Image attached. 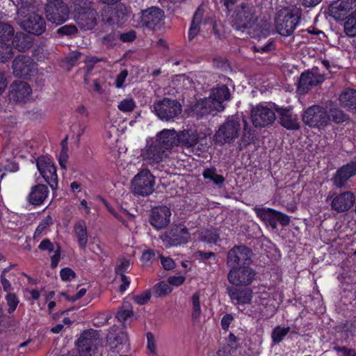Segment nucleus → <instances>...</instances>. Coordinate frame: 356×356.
Segmentation results:
<instances>
[{
    "mask_svg": "<svg viewBox=\"0 0 356 356\" xmlns=\"http://www.w3.org/2000/svg\"><path fill=\"white\" fill-rule=\"evenodd\" d=\"M231 17L232 27L242 32L253 27L258 19L254 6L248 2H243L238 5Z\"/></svg>",
    "mask_w": 356,
    "mask_h": 356,
    "instance_id": "f257e3e1",
    "label": "nucleus"
},
{
    "mask_svg": "<svg viewBox=\"0 0 356 356\" xmlns=\"http://www.w3.org/2000/svg\"><path fill=\"white\" fill-rule=\"evenodd\" d=\"M76 346L80 356H102V340L97 330L90 329L83 331Z\"/></svg>",
    "mask_w": 356,
    "mask_h": 356,
    "instance_id": "f03ea898",
    "label": "nucleus"
},
{
    "mask_svg": "<svg viewBox=\"0 0 356 356\" xmlns=\"http://www.w3.org/2000/svg\"><path fill=\"white\" fill-rule=\"evenodd\" d=\"M182 106L177 99L164 97L155 102L152 111L162 121H173L181 113Z\"/></svg>",
    "mask_w": 356,
    "mask_h": 356,
    "instance_id": "7ed1b4c3",
    "label": "nucleus"
},
{
    "mask_svg": "<svg viewBox=\"0 0 356 356\" xmlns=\"http://www.w3.org/2000/svg\"><path fill=\"white\" fill-rule=\"evenodd\" d=\"M240 130L241 120L239 118L232 116L219 127L214 135V140L219 145L231 143L238 138Z\"/></svg>",
    "mask_w": 356,
    "mask_h": 356,
    "instance_id": "20e7f679",
    "label": "nucleus"
},
{
    "mask_svg": "<svg viewBox=\"0 0 356 356\" xmlns=\"http://www.w3.org/2000/svg\"><path fill=\"white\" fill-rule=\"evenodd\" d=\"M166 248L187 243L191 239L188 228L181 223L174 224L160 236Z\"/></svg>",
    "mask_w": 356,
    "mask_h": 356,
    "instance_id": "39448f33",
    "label": "nucleus"
},
{
    "mask_svg": "<svg viewBox=\"0 0 356 356\" xmlns=\"http://www.w3.org/2000/svg\"><path fill=\"white\" fill-rule=\"evenodd\" d=\"M300 20V17L298 13H293L288 10H281L275 18L276 31L282 36H289L298 26Z\"/></svg>",
    "mask_w": 356,
    "mask_h": 356,
    "instance_id": "423d86ee",
    "label": "nucleus"
},
{
    "mask_svg": "<svg viewBox=\"0 0 356 356\" xmlns=\"http://www.w3.org/2000/svg\"><path fill=\"white\" fill-rule=\"evenodd\" d=\"M44 11L47 19L56 26L69 18V7L63 0H47Z\"/></svg>",
    "mask_w": 356,
    "mask_h": 356,
    "instance_id": "0eeeda50",
    "label": "nucleus"
},
{
    "mask_svg": "<svg viewBox=\"0 0 356 356\" xmlns=\"http://www.w3.org/2000/svg\"><path fill=\"white\" fill-rule=\"evenodd\" d=\"M302 121L309 127L323 128L330 124V116L323 107L313 105L304 112Z\"/></svg>",
    "mask_w": 356,
    "mask_h": 356,
    "instance_id": "6e6552de",
    "label": "nucleus"
},
{
    "mask_svg": "<svg viewBox=\"0 0 356 356\" xmlns=\"http://www.w3.org/2000/svg\"><path fill=\"white\" fill-rule=\"evenodd\" d=\"M155 177L149 170L140 171L131 181L133 192L142 196H148L154 191Z\"/></svg>",
    "mask_w": 356,
    "mask_h": 356,
    "instance_id": "1a4fd4ad",
    "label": "nucleus"
},
{
    "mask_svg": "<svg viewBox=\"0 0 356 356\" xmlns=\"http://www.w3.org/2000/svg\"><path fill=\"white\" fill-rule=\"evenodd\" d=\"M168 157V152L155 141H152L151 143L147 142L145 147L141 149L140 154V158L144 165L154 166L163 162Z\"/></svg>",
    "mask_w": 356,
    "mask_h": 356,
    "instance_id": "9d476101",
    "label": "nucleus"
},
{
    "mask_svg": "<svg viewBox=\"0 0 356 356\" xmlns=\"http://www.w3.org/2000/svg\"><path fill=\"white\" fill-rule=\"evenodd\" d=\"M12 69L16 77L31 79L38 72L37 63L31 57L19 55L13 61Z\"/></svg>",
    "mask_w": 356,
    "mask_h": 356,
    "instance_id": "9b49d317",
    "label": "nucleus"
},
{
    "mask_svg": "<svg viewBox=\"0 0 356 356\" xmlns=\"http://www.w3.org/2000/svg\"><path fill=\"white\" fill-rule=\"evenodd\" d=\"M36 166L44 180L53 191L58 187V175L56 168L52 159L47 156H42L37 159Z\"/></svg>",
    "mask_w": 356,
    "mask_h": 356,
    "instance_id": "f8f14e48",
    "label": "nucleus"
},
{
    "mask_svg": "<svg viewBox=\"0 0 356 356\" xmlns=\"http://www.w3.org/2000/svg\"><path fill=\"white\" fill-rule=\"evenodd\" d=\"M254 211L259 218L273 229L277 228V222L282 226H286L290 222L289 216L273 209L254 207Z\"/></svg>",
    "mask_w": 356,
    "mask_h": 356,
    "instance_id": "ddd939ff",
    "label": "nucleus"
},
{
    "mask_svg": "<svg viewBox=\"0 0 356 356\" xmlns=\"http://www.w3.org/2000/svg\"><path fill=\"white\" fill-rule=\"evenodd\" d=\"M256 273L248 265L231 268L227 275L230 284L235 286H248L255 278Z\"/></svg>",
    "mask_w": 356,
    "mask_h": 356,
    "instance_id": "4468645a",
    "label": "nucleus"
},
{
    "mask_svg": "<svg viewBox=\"0 0 356 356\" xmlns=\"http://www.w3.org/2000/svg\"><path fill=\"white\" fill-rule=\"evenodd\" d=\"M165 13L159 8L152 7L141 11L140 24L149 30L160 29L164 24Z\"/></svg>",
    "mask_w": 356,
    "mask_h": 356,
    "instance_id": "2eb2a0df",
    "label": "nucleus"
},
{
    "mask_svg": "<svg viewBox=\"0 0 356 356\" xmlns=\"http://www.w3.org/2000/svg\"><path fill=\"white\" fill-rule=\"evenodd\" d=\"M19 19L20 26L29 33L40 35L46 30L44 19L36 13H28Z\"/></svg>",
    "mask_w": 356,
    "mask_h": 356,
    "instance_id": "dca6fc26",
    "label": "nucleus"
},
{
    "mask_svg": "<svg viewBox=\"0 0 356 356\" xmlns=\"http://www.w3.org/2000/svg\"><path fill=\"white\" fill-rule=\"evenodd\" d=\"M251 118L255 127H265L276 119L273 110L266 104H259L252 109Z\"/></svg>",
    "mask_w": 356,
    "mask_h": 356,
    "instance_id": "f3484780",
    "label": "nucleus"
},
{
    "mask_svg": "<svg viewBox=\"0 0 356 356\" xmlns=\"http://www.w3.org/2000/svg\"><path fill=\"white\" fill-rule=\"evenodd\" d=\"M251 251L245 245H236L227 253V265L231 268L248 265Z\"/></svg>",
    "mask_w": 356,
    "mask_h": 356,
    "instance_id": "a211bd4d",
    "label": "nucleus"
},
{
    "mask_svg": "<svg viewBox=\"0 0 356 356\" xmlns=\"http://www.w3.org/2000/svg\"><path fill=\"white\" fill-rule=\"evenodd\" d=\"M356 13V0H338L329 7V14L337 21L348 18L350 12Z\"/></svg>",
    "mask_w": 356,
    "mask_h": 356,
    "instance_id": "6ab92c4d",
    "label": "nucleus"
},
{
    "mask_svg": "<svg viewBox=\"0 0 356 356\" xmlns=\"http://www.w3.org/2000/svg\"><path fill=\"white\" fill-rule=\"evenodd\" d=\"M171 210L167 206H159L152 209L149 223L156 229H161L170 222Z\"/></svg>",
    "mask_w": 356,
    "mask_h": 356,
    "instance_id": "aec40b11",
    "label": "nucleus"
},
{
    "mask_svg": "<svg viewBox=\"0 0 356 356\" xmlns=\"http://www.w3.org/2000/svg\"><path fill=\"white\" fill-rule=\"evenodd\" d=\"M356 175V163L350 162L339 168L331 181L334 186L341 188L346 186L348 180Z\"/></svg>",
    "mask_w": 356,
    "mask_h": 356,
    "instance_id": "412c9836",
    "label": "nucleus"
},
{
    "mask_svg": "<svg viewBox=\"0 0 356 356\" xmlns=\"http://www.w3.org/2000/svg\"><path fill=\"white\" fill-rule=\"evenodd\" d=\"M32 89L26 82L15 81L10 86L9 98L16 102H25L31 97Z\"/></svg>",
    "mask_w": 356,
    "mask_h": 356,
    "instance_id": "4be33fe9",
    "label": "nucleus"
},
{
    "mask_svg": "<svg viewBox=\"0 0 356 356\" xmlns=\"http://www.w3.org/2000/svg\"><path fill=\"white\" fill-rule=\"evenodd\" d=\"M116 331L115 327H111L106 337L107 344L110 350L113 353H120L128 342V335L124 331Z\"/></svg>",
    "mask_w": 356,
    "mask_h": 356,
    "instance_id": "5701e85b",
    "label": "nucleus"
},
{
    "mask_svg": "<svg viewBox=\"0 0 356 356\" xmlns=\"http://www.w3.org/2000/svg\"><path fill=\"white\" fill-rule=\"evenodd\" d=\"M355 202V195L350 191L343 192L336 195L332 200V209L339 213L349 210Z\"/></svg>",
    "mask_w": 356,
    "mask_h": 356,
    "instance_id": "b1692460",
    "label": "nucleus"
},
{
    "mask_svg": "<svg viewBox=\"0 0 356 356\" xmlns=\"http://www.w3.org/2000/svg\"><path fill=\"white\" fill-rule=\"evenodd\" d=\"M154 141L168 152L178 145V134L174 129H165L156 134Z\"/></svg>",
    "mask_w": 356,
    "mask_h": 356,
    "instance_id": "393cba45",
    "label": "nucleus"
},
{
    "mask_svg": "<svg viewBox=\"0 0 356 356\" xmlns=\"http://www.w3.org/2000/svg\"><path fill=\"white\" fill-rule=\"evenodd\" d=\"M227 293L232 302L237 306L240 310H241L240 306L249 304L252 300V291L249 289L229 287Z\"/></svg>",
    "mask_w": 356,
    "mask_h": 356,
    "instance_id": "a878e982",
    "label": "nucleus"
},
{
    "mask_svg": "<svg viewBox=\"0 0 356 356\" xmlns=\"http://www.w3.org/2000/svg\"><path fill=\"white\" fill-rule=\"evenodd\" d=\"M276 111L279 115L280 124L289 130H298L300 124L298 116L293 114L291 109L278 108Z\"/></svg>",
    "mask_w": 356,
    "mask_h": 356,
    "instance_id": "bb28decb",
    "label": "nucleus"
},
{
    "mask_svg": "<svg viewBox=\"0 0 356 356\" xmlns=\"http://www.w3.org/2000/svg\"><path fill=\"white\" fill-rule=\"evenodd\" d=\"M97 13L94 9L86 11L75 15L77 24L81 29L89 31L93 29L97 25Z\"/></svg>",
    "mask_w": 356,
    "mask_h": 356,
    "instance_id": "cd10ccee",
    "label": "nucleus"
},
{
    "mask_svg": "<svg viewBox=\"0 0 356 356\" xmlns=\"http://www.w3.org/2000/svg\"><path fill=\"white\" fill-rule=\"evenodd\" d=\"M49 189L46 185L38 184L31 188L28 196L29 203L33 205H40L47 199Z\"/></svg>",
    "mask_w": 356,
    "mask_h": 356,
    "instance_id": "c85d7f7f",
    "label": "nucleus"
},
{
    "mask_svg": "<svg viewBox=\"0 0 356 356\" xmlns=\"http://www.w3.org/2000/svg\"><path fill=\"white\" fill-rule=\"evenodd\" d=\"M323 81V77L311 72H304L300 77L298 90L305 93L313 86H316Z\"/></svg>",
    "mask_w": 356,
    "mask_h": 356,
    "instance_id": "c756f323",
    "label": "nucleus"
},
{
    "mask_svg": "<svg viewBox=\"0 0 356 356\" xmlns=\"http://www.w3.org/2000/svg\"><path fill=\"white\" fill-rule=\"evenodd\" d=\"M198 141L199 135L195 129H184L178 134V144L181 143L186 147L196 145Z\"/></svg>",
    "mask_w": 356,
    "mask_h": 356,
    "instance_id": "7c9ffc66",
    "label": "nucleus"
},
{
    "mask_svg": "<svg viewBox=\"0 0 356 356\" xmlns=\"http://www.w3.org/2000/svg\"><path fill=\"white\" fill-rule=\"evenodd\" d=\"M13 47L19 51H26L33 46L32 38L26 33L18 32L13 35Z\"/></svg>",
    "mask_w": 356,
    "mask_h": 356,
    "instance_id": "2f4dec72",
    "label": "nucleus"
},
{
    "mask_svg": "<svg viewBox=\"0 0 356 356\" xmlns=\"http://www.w3.org/2000/svg\"><path fill=\"white\" fill-rule=\"evenodd\" d=\"M73 232L77 238L79 246L81 249L84 250L88 241V235L86 222L82 220L77 221L74 225Z\"/></svg>",
    "mask_w": 356,
    "mask_h": 356,
    "instance_id": "473e14b6",
    "label": "nucleus"
},
{
    "mask_svg": "<svg viewBox=\"0 0 356 356\" xmlns=\"http://www.w3.org/2000/svg\"><path fill=\"white\" fill-rule=\"evenodd\" d=\"M340 104L349 111L356 113V90L347 88L340 95Z\"/></svg>",
    "mask_w": 356,
    "mask_h": 356,
    "instance_id": "72a5a7b5",
    "label": "nucleus"
},
{
    "mask_svg": "<svg viewBox=\"0 0 356 356\" xmlns=\"http://www.w3.org/2000/svg\"><path fill=\"white\" fill-rule=\"evenodd\" d=\"M204 10L202 7H199L193 15L191 27L188 31V39L192 40L200 32V26L202 23Z\"/></svg>",
    "mask_w": 356,
    "mask_h": 356,
    "instance_id": "f704fd0d",
    "label": "nucleus"
},
{
    "mask_svg": "<svg viewBox=\"0 0 356 356\" xmlns=\"http://www.w3.org/2000/svg\"><path fill=\"white\" fill-rule=\"evenodd\" d=\"M210 97L213 100L221 104L229 99L230 91L229 88L225 85L218 86L212 90Z\"/></svg>",
    "mask_w": 356,
    "mask_h": 356,
    "instance_id": "c9c22d12",
    "label": "nucleus"
},
{
    "mask_svg": "<svg viewBox=\"0 0 356 356\" xmlns=\"http://www.w3.org/2000/svg\"><path fill=\"white\" fill-rule=\"evenodd\" d=\"M133 316L132 306L129 302H124L116 314V318L124 326H125L127 321L132 318Z\"/></svg>",
    "mask_w": 356,
    "mask_h": 356,
    "instance_id": "e433bc0d",
    "label": "nucleus"
},
{
    "mask_svg": "<svg viewBox=\"0 0 356 356\" xmlns=\"http://www.w3.org/2000/svg\"><path fill=\"white\" fill-rule=\"evenodd\" d=\"M36 7L33 0H19L18 3L17 15L19 18L28 15V13H35Z\"/></svg>",
    "mask_w": 356,
    "mask_h": 356,
    "instance_id": "4c0bfd02",
    "label": "nucleus"
},
{
    "mask_svg": "<svg viewBox=\"0 0 356 356\" xmlns=\"http://www.w3.org/2000/svg\"><path fill=\"white\" fill-rule=\"evenodd\" d=\"M202 176L205 179H209L213 184L221 186L225 182V178L223 176L216 173V169L215 168H209L204 170Z\"/></svg>",
    "mask_w": 356,
    "mask_h": 356,
    "instance_id": "58836bf2",
    "label": "nucleus"
},
{
    "mask_svg": "<svg viewBox=\"0 0 356 356\" xmlns=\"http://www.w3.org/2000/svg\"><path fill=\"white\" fill-rule=\"evenodd\" d=\"M244 123V130L238 144L239 149H243L254 141V134L251 129H248V124L245 119H243Z\"/></svg>",
    "mask_w": 356,
    "mask_h": 356,
    "instance_id": "ea45409f",
    "label": "nucleus"
},
{
    "mask_svg": "<svg viewBox=\"0 0 356 356\" xmlns=\"http://www.w3.org/2000/svg\"><path fill=\"white\" fill-rule=\"evenodd\" d=\"M291 330L289 326L282 327L277 325L273 328L271 332V339L275 344L281 343Z\"/></svg>",
    "mask_w": 356,
    "mask_h": 356,
    "instance_id": "a19ab883",
    "label": "nucleus"
},
{
    "mask_svg": "<svg viewBox=\"0 0 356 356\" xmlns=\"http://www.w3.org/2000/svg\"><path fill=\"white\" fill-rule=\"evenodd\" d=\"M14 55L13 47L9 42L0 41V62L6 63L10 60Z\"/></svg>",
    "mask_w": 356,
    "mask_h": 356,
    "instance_id": "79ce46f5",
    "label": "nucleus"
},
{
    "mask_svg": "<svg viewBox=\"0 0 356 356\" xmlns=\"http://www.w3.org/2000/svg\"><path fill=\"white\" fill-rule=\"evenodd\" d=\"M75 15L91 10L92 0H72Z\"/></svg>",
    "mask_w": 356,
    "mask_h": 356,
    "instance_id": "37998d69",
    "label": "nucleus"
},
{
    "mask_svg": "<svg viewBox=\"0 0 356 356\" xmlns=\"http://www.w3.org/2000/svg\"><path fill=\"white\" fill-rule=\"evenodd\" d=\"M13 27L6 22H0V41L9 42L14 35Z\"/></svg>",
    "mask_w": 356,
    "mask_h": 356,
    "instance_id": "c03bdc74",
    "label": "nucleus"
},
{
    "mask_svg": "<svg viewBox=\"0 0 356 356\" xmlns=\"http://www.w3.org/2000/svg\"><path fill=\"white\" fill-rule=\"evenodd\" d=\"M52 224L53 219L50 216H47L45 218H44L39 223L33 234V239H40L43 232L47 229V227H49Z\"/></svg>",
    "mask_w": 356,
    "mask_h": 356,
    "instance_id": "a18cd8bd",
    "label": "nucleus"
},
{
    "mask_svg": "<svg viewBox=\"0 0 356 356\" xmlns=\"http://www.w3.org/2000/svg\"><path fill=\"white\" fill-rule=\"evenodd\" d=\"M327 113L330 116V121L332 120L336 124L343 123L347 120V117L344 113L337 108L330 109Z\"/></svg>",
    "mask_w": 356,
    "mask_h": 356,
    "instance_id": "49530a36",
    "label": "nucleus"
},
{
    "mask_svg": "<svg viewBox=\"0 0 356 356\" xmlns=\"http://www.w3.org/2000/svg\"><path fill=\"white\" fill-rule=\"evenodd\" d=\"M200 294L199 291L195 292L192 296L193 302V314L192 316L194 319H197L201 315V307H200Z\"/></svg>",
    "mask_w": 356,
    "mask_h": 356,
    "instance_id": "de8ad7c7",
    "label": "nucleus"
},
{
    "mask_svg": "<svg viewBox=\"0 0 356 356\" xmlns=\"http://www.w3.org/2000/svg\"><path fill=\"white\" fill-rule=\"evenodd\" d=\"M135 107V102L131 98L124 99L118 105V109L124 113L131 112Z\"/></svg>",
    "mask_w": 356,
    "mask_h": 356,
    "instance_id": "09e8293b",
    "label": "nucleus"
},
{
    "mask_svg": "<svg viewBox=\"0 0 356 356\" xmlns=\"http://www.w3.org/2000/svg\"><path fill=\"white\" fill-rule=\"evenodd\" d=\"M6 300L8 306V312L13 313L18 305L19 300L15 293H8L6 296Z\"/></svg>",
    "mask_w": 356,
    "mask_h": 356,
    "instance_id": "8fccbe9b",
    "label": "nucleus"
},
{
    "mask_svg": "<svg viewBox=\"0 0 356 356\" xmlns=\"http://www.w3.org/2000/svg\"><path fill=\"white\" fill-rule=\"evenodd\" d=\"M156 296L158 297L165 296L166 294L171 292L172 289L170 286L163 282H161L156 284L154 288Z\"/></svg>",
    "mask_w": 356,
    "mask_h": 356,
    "instance_id": "3c124183",
    "label": "nucleus"
},
{
    "mask_svg": "<svg viewBox=\"0 0 356 356\" xmlns=\"http://www.w3.org/2000/svg\"><path fill=\"white\" fill-rule=\"evenodd\" d=\"M57 33L60 35H74L77 33V29L73 24H67L59 28Z\"/></svg>",
    "mask_w": 356,
    "mask_h": 356,
    "instance_id": "603ef678",
    "label": "nucleus"
},
{
    "mask_svg": "<svg viewBox=\"0 0 356 356\" xmlns=\"http://www.w3.org/2000/svg\"><path fill=\"white\" fill-rule=\"evenodd\" d=\"M60 277L64 282H70L75 278L76 273L70 268L66 267L60 270Z\"/></svg>",
    "mask_w": 356,
    "mask_h": 356,
    "instance_id": "864d4df0",
    "label": "nucleus"
},
{
    "mask_svg": "<svg viewBox=\"0 0 356 356\" xmlns=\"http://www.w3.org/2000/svg\"><path fill=\"white\" fill-rule=\"evenodd\" d=\"M84 82L86 84L89 85L91 90H92L95 92L99 95L103 93V89L99 79H92L90 81L87 77H85Z\"/></svg>",
    "mask_w": 356,
    "mask_h": 356,
    "instance_id": "5fc2aeb1",
    "label": "nucleus"
},
{
    "mask_svg": "<svg viewBox=\"0 0 356 356\" xmlns=\"http://www.w3.org/2000/svg\"><path fill=\"white\" fill-rule=\"evenodd\" d=\"M150 298L151 293L149 291H145L140 295L134 296V300L136 304L143 305L147 303L149 300Z\"/></svg>",
    "mask_w": 356,
    "mask_h": 356,
    "instance_id": "6e6d98bb",
    "label": "nucleus"
},
{
    "mask_svg": "<svg viewBox=\"0 0 356 356\" xmlns=\"http://www.w3.org/2000/svg\"><path fill=\"white\" fill-rule=\"evenodd\" d=\"M130 266L129 261L127 259H122L120 263L116 266L115 272L117 275H124Z\"/></svg>",
    "mask_w": 356,
    "mask_h": 356,
    "instance_id": "4d7b16f0",
    "label": "nucleus"
},
{
    "mask_svg": "<svg viewBox=\"0 0 356 356\" xmlns=\"http://www.w3.org/2000/svg\"><path fill=\"white\" fill-rule=\"evenodd\" d=\"M128 76V71L124 70L121 71L116 76L113 85L116 88H122L124 86V81Z\"/></svg>",
    "mask_w": 356,
    "mask_h": 356,
    "instance_id": "13d9d810",
    "label": "nucleus"
},
{
    "mask_svg": "<svg viewBox=\"0 0 356 356\" xmlns=\"http://www.w3.org/2000/svg\"><path fill=\"white\" fill-rule=\"evenodd\" d=\"M147 350L149 354H152V356H155L156 354V343L155 339L152 333L148 332L147 334Z\"/></svg>",
    "mask_w": 356,
    "mask_h": 356,
    "instance_id": "bf43d9fd",
    "label": "nucleus"
},
{
    "mask_svg": "<svg viewBox=\"0 0 356 356\" xmlns=\"http://www.w3.org/2000/svg\"><path fill=\"white\" fill-rule=\"evenodd\" d=\"M155 254L152 250L145 251L141 256V261L144 265H149L154 259Z\"/></svg>",
    "mask_w": 356,
    "mask_h": 356,
    "instance_id": "052dcab7",
    "label": "nucleus"
},
{
    "mask_svg": "<svg viewBox=\"0 0 356 356\" xmlns=\"http://www.w3.org/2000/svg\"><path fill=\"white\" fill-rule=\"evenodd\" d=\"M333 350L341 353V356H356V350L346 346H334Z\"/></svg>",
    "mask_w": 356,
    "mask_h": 356,
    "instance_id": "680f3d73",
    "label": "nucleus"
},
{
    "mask_svg": "<svg viewBox=\"0 0 356 356\" xmlns=\"http://www.w3.org/2000/svg\"><path fill=\"white\" fill-rule=\"evenodd\" d=\"M38 248L43 251L47 250L48 251L49 253L54 252V251H56L54 248V245L48 238L42 240L40 242Z\"/></svg>",
    "mask_w": 356,
    "mask_h": 356,
    "instance_id": "e2e57ef3",
    "label": "nucleus"
},
{
    "mask_svg": "<svg viewBox=\"0 0 356 356\" xmlns=\"http://www.w3.org/2000/svg\"><path fill=\"white\" fill-rule=\"evenodd\" d=\"M186 277L182 275L171 276L168 278L169 284L178 286L181 285L185 282Z\"/></svg>",
    "mask_w": 356,
    "mask_h": 356,
    "instance_id": "0e129e2a",
    "label": "nucleus"
},
{
    "mask_svg": "<svg viewBox=\"0 0 356 356\" xmlns=\"http://www.w3.org/2000/svg\"><path fill=\"white\" fill-rule=\"evenodd\" d=\"M161 262L165 270H171L175 267V262L170 257H164L161 256Z\"/></svg>",
    "mask_w": 356,
    "mask_h": 356,
    "instance_id": "69168bd1",
    "label": "nucleus"
},
{
    "mask_svg": "<svg viewBox=\"0 0 356 356\" xmlns=\"http://www.w3.org/2000/svg\"><path fill=\"white\" fill-rule=\"evenodd\" d=\"M136 38V33L131 31L120 34V39L124 42H131Z\"/></svg>",
    "mask_w": 356,
    "mask_h": 356,
    "instance_id": "338daca9",
    "label": "nucleus"
},
{
    "mask_svg": "<svg viewBox=\"0 0 356 356\" xmlns=\"http://www.w3.org/2000/svg\"><path fill=\"white\" fill-rule=\"evenodd\" d=\"M120 281L122 284L120 286V291L122 293H124L129 286L130 284V279L129 277L126 276L124 274L119 275Z\"/></svg>",
    "mask_w": 356,
    "mask_h": 356,
    "instance_id": "774afa93",
    "label": "nucleus"
}]
</instances>
